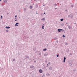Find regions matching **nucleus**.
I'll return each mask as SVG.
<instances>
[{
    "instance_id": "1",
    "label": "nucleus",
    "mask_w": 77,
    "mask_h": 77,
    "mask_svg": "<svg viewBox=\"0 0 77 77\" xmlns=\"http://www.w3.org/2000/svg\"><path fill=\"white\" fill-rule=\"evenodd\" d=\"M39 72L40 73H42V72H43V71L42 70V69H40L39 71Z\"/></svg>"
},
{
    "instance_id": "2",
    "label": "nucleus",
    "mask_w": 77,
    "mask_h": 77,
    "mask_svg": "<svg viewBox=\"0 0 77 77\" xmlns=\"http://www.w3.org/2000/svg\"><path fill=\"white\" fill-rule=\"evenodd\" d=\"M62 30V29H58V31L59 32H61Z\"/></svg>"
},
{
    "instance_id": "3",
    "label": "nucleus",
    "mask_w": 77,
    "mask_h": 77,
    "mask_svg": "<svg viewBox=\"0 0 77 77\" xmlns=\"http://www.w3.org/2000/svg\"><path fill=\"white\" fill-rule=\"evenodd\" d=\"M18 24H19V23H16L15 26H18Z\"/></svg>"
},
{
    "instance_id": "4",
    "label": "nucleus",
    "mask_w": 77,
    "mask_h": 77,
    "mask_svg": "<svg viewBox=\"0 0 77 77\" xmlns=\"http://www.w3.org/2000/svg\"><path fill=\"white\" fill-rule=\"evenodd\" d=\"M68 29H69V30H71L72 29V27L71 26H69L68 27Z\"/></svg>"
},
{
    "instance_id": "5",
    "label": "nucleus",
    "mask_w": 77,
    "mask_h": 77,
    "mask_svg": "<svg viewBox=\"0 0 77 77\" xmlns=\"http://www.w3.org/2000/svg\"><path fill=\"white\" fill-rule=\"evenodd\" d=\"M70 17H71V18H72V17L73 16L72 15V14H70Z\"/></svg>"
},
{
    "instance_id": "6",
    "label": "nucleus",
    "mask_w": 77,
    "mask_h": 77,
    "mask_svg": "<svg viewBox=\"0 0 77 77\" xmlns=\"http://www.w3.org/2000/svg\"><path fill=\"white\" fill-rule=\"evenodd\" d=\"M36 50V48L34 47L33 48V50H34V51H35Z\"/></svg>"
},
{
    "instance_id": "7",
    "label": "nucleus",
    "mask_w": 77,
    "mask_h": 77,
    "mask_svg": "<svg viewBox=\"0 0 77 77\" xmlns=\"http://www.w3.org/2000/svg\"><path fill=\"white\" fill-rule=\"evenodd\" d=\"M4 3H7V0H4Z\"/></svg>"
},
{
    "instance_id": "8",
    "label": "nucleus",
    "mask_w": 77,
    "mask_h": 77,
    "mask_svg": "<svg viewBox=\"0 0 77 77\" xmlns=\"http://www.w3.org/2000/svg\"><path fill=\"white\" fill-rule=\"evenodd\" d=\"M6 29H10V27L9 26H6L5 27Z\"/></svg>"
},
{
    "instance_id": "9",
    "label": "nucleus",
    "mask_w": 77,
    "mask_h": 77,
    "mask_svg": "<svg viewBox=\"0 0 77 77\" xmlns=\"http://www.w3.org/2000/svg\"><path fill=\"white\" fill-rule=\"evenodd\" d=\"M25 57H26V58H29V56H26Z\"/></svg>"
},
{
    "instance_id": "10",
    "label": "nucleus",
    "mask_w": 77,
    "mask_h": 77,
    "mask_svg": "<svg viewBox=\"0 0 77 77\" xmlns=\"http://www.w3.org/2000/svg\"><path fill=\"white\" fill-rule=\"evenodd\" d=\"M34 67V66H31L30 67V68H33Z\"/></svg>"
},
{
    "instance_id": "11",
    "label": "nucleus",
    "mask_w": 77,
    "mask_h": 77,
    "mask_svg": "<svg viewBox=\"0 0 77 77\" xmlns=\"http://www.w3.org/2000/svg\"><path fill=\"white\" fill-rule=\"evenodd\" d=\"M41 20H42V21H45V18H42V19H41Z\"/></svg>"
},
{
    "instance_id": "12",
    "label": "nucleus",
    "mask_w": 77,
    "mask_h": 77,
    "mask_svg": "<svg viewBox=\"0 0 77 77\" xmlns=\"http://www.w3.org/2000/svg\"><path fill=\"white\" fill-rule=\"evenodd\" d=\"M60 20L61 21H63V19H61Z\"/></svg>"
},
{
    "instance_id": "13",
    "label": "nucleus",
    "mask_w": 77,
    "mask_h": 77,
    "mask_svg": "<svg viewBox=\"0 0 77 77\" xmlns=\"http://www.w3.org/2000/svg\"><path fill=\"white\" fill-rule=\"evenodd\" d=\"M46 50H47V48L44 49L43 50V51H46Z\"/></svg>"
},
{
    "instance_id": "14",
    "label": "nucleus",
    "mask_w": 77,
    "mask_h": 77,
    "mask_svg": "<svg viewBox=\"0 0 77 77\" xmlns=\"http://www.w3.org/2000/svg\"><path fill=\"white\" fill-rule=\"evenodd\" d=\"M29 8H30V9H32V6H29Z\"/></svg>"
},
{
    "instance_id": "15",
    "label": "nucleus",
    "mask_w": 77,
    "mask_h": 77,
    "mask_svg": "<svg viewBox=\"0 0 77 77\" xmlns=\"http://www.w3.org/2000/svg\"><path fill=\"white\" fill-rule=\"evenodd\" d=\"M42 29H44V26H42Z\"/></svg>"
},
{
    "instance_id": "16",
    "label": "nucleus",
    "mask_w": 77,
    "mask_h": 77,
    "mask_svg": "<svg viewBox=\"0 0 77 77\" xmlns=\"http://www.w3.org/2000/svg\"><path fill=\"white\" fill-rule=\"evenodd\" d=\"M44 56H47V54H44Z\"/></svg>"
},
{
    "instance_id": "17",
    "label": "nucleus",
    "mask_w": 77,
    "mask_h": 77,
    "mask_svg": "<svg viewBox=\"0 0 77 77\" xmlns=\"http://www.w3.org/2000/svg\"><path fill=\"white\" fill-rule=\"evenodd\" d=\"M66 59V58H64V62H65V60Z\"/></svg>"
},
{
    "instance_id": "18",
    "label": "nucleus",
    "mask_w": 77,
    "mask_h": 77,
    "mask_svg": "<svg viewBox=\"0 0 77 77\" xmlns=\"http://www.w3.org/2000/svg\"><path fill=\"white\" fill-rule=\"evenodd\" d=\"M23 10L25 11H26V8H24L23 9Z\"/></svg>"
},
{
    "instance_id": "19",
    "label": "nucleus",
    "mask_w": 77,
    "mask_h": 77,
    "mask_svg": "<svg viewBox=\"0 0 77 77\" xmlns=\"http://www.w3.org/2000/svg\"><path fill=\"white\" fill-rule=\"evenodd\" d=\"M6 32H9V30H6Z\"/></svg>"
},
{
    "instance_id": "20",
    "label": "nucleus",
    "mask_w": 77,
    "mask_h": 77,
    "mask_svg": "<svg viewBox=\"0 0 77 77\" xmlns=\"http://www.w3.org/2000/svg\"><path fill=\"white\" fill-rule=\"evenodd\" d=\"M17 15L15 16V20H16V18H17Z\"/></svg>"
},
{
    "instance_id": "21",
    "label": "nucleus",
    "mask_w": 77,
    "mask_h": 77,
    "mask_svg": "<svg viewBox=\"0 0 77 77\" xmlns=\"http://www.w3.org/2000/svg\"><path fill=\"white\" fill-rule=\"evenodd\" d=\"M57 4H54V6H57Z\"/></svg>"
},
{
    "instance_id": "22",
    "label": "nucleus",
    "mask_w": 77,
    "mask_h": 77,
    "mask_svg": "<svg viewBox=\"0 0 77 77\" xmlns=\"http://www.w3.org/2000/svg\"><path fill=\"white\" fill-rule=\"evenodd\" d=\"M63 37H65V35H63Z\"/></svg>"
},
{
    "instance_id": "23",
    "label": "nucleus",
    "mask_w": 77,
    "mask_h": 77,
    "mask_svg": "<svg viewBox=\"0 0 77 77\" xmlns=\"http://www.w3.org/2000/svg\"><path fill=\"white\" fill-rule=\"evenodd\" d=\"M72 53H70L69 54V55H70V56H71V55H72Z\"/></svg>"
},
{
    "instance_id": "24",
    "label": "nucleus",
    "mask_w": 77,
    "mask_h": 77,
    "mask_svg": "<svg viewBox=\"0 0 77 77\" xmlns=\"http://www.w3.org/2000/svg\"><path fill=\"white\" fill-rule=\"evenodd\" d=\"M71 8H73V5H71Z\"/></svg>"
},
{
    "instance_id": "25",
    "label": "nucleus",
    "mask_w": 77,
    "mask_h": 77,
    "mask_svg": "<svg viewBox=\"0 0 77 77\" xmlns=\"http://www.w3.org/2000/svg\"><path fill=\"white\" fill-rule=\"evenodd\" d=\"M68 17H71V16L70 15H68Z\"/></svg>"
},
{
    "instance_id": "26",
    "label": "nucleus",
    "mask_w": 77,
    "mask_h": 77,
    "mask_svg": "<svg viewBox=\"0 0 77 77\" xmlns=\"http://www.w3.org/2000/svg\"><path fill=\"white\" fill-rule=\"evenodd\" d=\"M3 17V16H1V19H2V17Z\"/></svg>"
},
{
    "instance_id": "27",
    "label": "nucleus",
    "mask_w": 77,
    "mask_h": 77,
    "mask_svg": "<svg viewBox=\"0 0 77 77\" xmlns=\"http://www.w3.org/2000/svg\"><path fill=\"white\" fill-rule=\"evenodd\" d=\"M65 11H66V12H68V10H65Z\"/></svg>"
},
{
    "instance_id": "28",
    "label": "nucleus",
    "mask_w": 77,
    "mask_h": 77,
    "mask_svg": "<svg viewBox=\"0 0 77 77\" xmlns=\"http://www.w3.org/2000/svg\"><path fill=\"white\" fill-rule=\"evenodd\" d=\"M65 45H68V43H66V44H65Z\"/></svg>"
},
{
    "instance_id": "29",
    "label": "nucleus",
    "mask_w": 77,
    "mask_h": 77,
    "mask_svg": "<svg viewBox=\"0 0 77 77\" xmlns=\"http://www.w3.org/2000/svg\"><path fill=\"white\" fill-rule=\"evenodd\" d=\"M7 15H9V13H7Z\"/></svg>"
},
{
    "instance_id": "30",
    "label": "nucleus",
    "mask_w": 77,
    "mask_h": 77,
    "mask_svg": "<svg viewBox=\"0 0 77 77\" xmlns=\"http://www.w3.org/2000/svg\"><path fill=\"white\" fill-rule=\"evenodd\" d=\"M57 57H59V56L57 54Z\"/></svg>"
},
{
    "instance_id": "31",
    "label": "nucleus",
    "mask_w": 77,
    "mask_h": 77,
    "mask_svg": "<svg viewBox=\"0 0 77 77\" xmlns=\"http://www.w3.org/2000/svg\"><path fill=\"white\" fill-rule=\"evenodd\" d=\"M15 60V59H13V61H14V60Z\"/></svg>"
},
{
    "instance_id": "32",
    "label": "nucleus",
    "mask_w": 77,
    "mask_h": 77,
    "mask_svg": "<svg viewBox=\"0 0 77 77\" xmlns=\"http://www.w3.org/2000/svg\"><path fill=\"white\" fill-rule=\"evenodd\" d=\"M64 31V30L63 29L62 31V32H63V31Z\"/></svg>"
},
{
    "instance_id": "33",
    "label": "nucleus",
    "mask_w": 77,
    "mask_h": 77,
    "mask_svg": "<svg viewBox=\"0 0 77 77\" xmlns=\"http://www.w3.org/2000/svg\"><path fill=\"white\" fill-rule=\"evenodd\" d=\"M18 20H17V19H16V20H15V21H17Z\"/></svg>"
},
{
    "instance_id": "34",
    "label": "nucleus",
    "mask_w": 77,
    "mask_h": 77,
    "mask_svg": "<svg viewBox=\"0 0 77 77\" xmlns=\"http://www.w3.org/2000/svg\"><path fill=\"white\" fill-rule=\"evenodd\" d=\"M49 69H51V68H49Z\"/></svg>"
},
{
    "instance_id": "35",
    "label": "nucleus",
    "mask_w": 77,
    "mask_h": 77,
    "mask_svg": "<svg viewBox=\"0 0 77 77\" xmlns=\"http://www.w3.org/2000/svg\"><path fill=\"white\" fill-rule=\"evenodd\" d=\"M34 62H35V63L36 62V61H34Z\"/></svg>"
},
{
    "instance_id": "36",
    "label": "nucleus",
    "mask_w": 77,
    "mask_h": 77,
    "mask_svg": "<svg viewBox=\"0 0 77 77\" xmlns=\"http://www.w3.org/2000/svg\"><path fill=\"white\" fill-rule=\"evenodd\" d=\"M36 12V14H38V13H37V11Z\"/></svg>"
},
{
    "instance_id": "37",
    "label": "nucleus",
    "mask_w": 77,
    "mask_h": 77,
    "mask_svg": "<svg viewBox=\"0 0 77 77\" xmlns=\"http://www.w3.org/2000/svg\"><path fill=\"white\" fill-rule=\"evenodd\" d=\"M44 14L45 15V13H44Z\"/></svg>"
},
{
    "instance_id": "38",
    "label": "nucleus",
    "mask_w": 77,
    "mask_h": 77,
    "mask_svg": "<svg viewBox=\"0 0 77 77\" xmlns=\"http://www.w3.org/2000/svg\"><path fill=\"white\" fill-rule=\"evenodd\" d=\"M67 26H68V27H69V26H68V25H67Z\"/></svg>"
},
{
    "instance_id": "39",
    "label": "nucleus",
    "mask_w": 77,
    "mask_h": 77,
    "mask_svg": "<svg viewBox=\"0 0 77 77\" xmlns=\"http://www.w3.org/2000/svg\"><path fill=\"white\" fill-rule=\"evenodd\" d=\"M43 6H45V5H43Z\"/></svg>"
},
{
    "instance_id": "40",
    "label": "nucleus",
    "mask_w": 77,
    "mask_h": 77,
    "mask_svg": "<svg viewBox=\"0 0 77 77\" xmlns=\"http://www.w3.org/2000/svg\"><path fill=\"white\" fill-rule=\"evenodd\" d=\"M22 2L21 1L20 3H22Z\"/></svg>"
},
{
    "instance_id": "41",
    "label": "nucleus",
    "mask_w": 77,
    "mask_h": 77,
    "mask_svg": "<svg viewBox=\"0 0 77 77\" xmlns=\"http://www.w3.org/2000/svg\"><path fill=\"white\" fill-rule=\"evenodd\" d=\"M64 58H66L65 57H64Z\"/></svg>"
},
{
    "instance_id": "42",
    "label": "nucleus",
    "mask_w": 77,
    "mask_h": 77,
    "mask_svg": "<svg viewBox=\"0 0 77 77\" xmlns=\"http://www.w3.org/2000/svg\"><path fill=\"white\" fill-rule=\"evenodd\" d=\"M55 9H57V8H55Z\"/></svg>"
},
{
    "instance_id": "43",
    "label": "nucleus",
    "mask_w": 77,
    "mask_h": 77,
    "mask_svg": "<svg viewBox=\"0 0 77 77\" xmlns=\"http://www.w3.org/2000/svg\"><path fill=\"white\" fill-rule=\"evenodd\" d=\"M66 24H68V23H66Z\"/></svg>"
},
{
    "instance_id": "44",
    "label": "nucleus",
    "mask_w": 77,
    "mask_h": 77,
    "mask_svg": "<svg viewBox=\"0 0 77 77\" xmlns=\"http://www.w3.org/2000/svg\"><path fill=\"white\" fill-rule=\"evenodd\" d=\"M60 14H61V13H60Z\"/></svg>"
},
{
    "instance_id": "45",
    "label": "nucleus",
    "mask_w": 77,
    "mask_h": 77,
    "mask_svg": "<svg viewBox=\"0 0 77 77\" xmlns=\"http://www.w3.org/2000/svg\"><path fill=\"white\" fill-rule=\"evenodd\" d=\"M19 12H20V10H19Z\"/></svg>"
},
{
    "instance_id": "46",
    "label": "nucleus",
    "mask_w": 77,
    "mask_h": 77,
    "mask_svg": "<svg viewBox=\"0 0 77 77\" xmlns=\"http://www.w3.org/2000/svg\"><path fill=\"white\" fill-rule=\"evenodd\" d=\"M47 65H48V64Z\"/></svg>"
},
{
    "instance_id": "47",
    "label": "nucleus",
    "mask_w": 77,
    "mask_h": 77,
    "mask_svg": "<svg viewBox=\"0 0 77 77\" xmlns=\"http://www.w3.org/2000/svg\"><path fill=\"white\" fill-rule=\"evenodd\" d=\"M74 24H75V23H74Z\"/></svg>"
},
{
    "instance_id": "48",
    "label": "nucleus",
    "mask_w": 77,
    "mask_h": 77,
    "mask_svg": "<svg viewBox=\"0 0 77 77\" xmlns=\"http://www.w3.org/2000/svg\"><path fill=\"white\" fill-rule=\"evenodd\" d=\"M0 1H2V0H0Z\"/></svg>"
},
{
    "instance_id": "49",
    "label": "nucleus",
    "mask_w": 77,
    "mask_h": 77,
    "mask_svg": "<svg viewBox=\"0 0 77 77\" xmlns=\"http://www.w3.org/2000/svg\"><path fill=\"white\" fill-rule=\"evenodd\" d=\"M44 24H43V25L44 26Z\"/></svg>"
},
{
    "instance_id": "50",
    "label": "nucleus",
    "mask_w": 77,
    "mask_h": 77,
    "mask_svg": "<svg viewBox=\"0 0 77 77\" xmlns=\"http://www.w3.org/2000/svg\"><path fill=\"white\" fill-rule=\"evenodd\" d=\"M49 64H50V63H49Z\"/></svg>"
},
{
    "instance_id": "51",
    "label": "nucleus",
    "mask_w": 77,
    "mask_h": 77,
    "mask_svg": "<svg viewBox=\"0 0 77 77\" xmlns=\"http://www.w3.org/2000/svg\"><path fill=\"white\" fill-rule=\"evenodd\" d=\"M76 13H76H76H75V14H76Z\"/></svg>"
},
{
    "instance_id": "52",
    "label": "nucleus",
    "mask_w": 77,
    "mask_h": 77,
    "mask_svg": "<svg viewBox=\"0 0 77 77\" xmlns=\"http://www.w3.org/2000/svg\"><path fill=\"white\" fill-rule=\"evenodd\" d=\"M65 32H64V33H65Z\"/></svg>"
},
{
    "instance_id": "53",
    "label": "nucleus",
    "mask_w": 77,
    "mask_h": 77,
    "mask_svg": "<svg viewBox=\"0 0 77 77\" xmlns=\"http://www.w3.org/2000/svg\"><path fill=\"white\" fill-rule=\"evenodd\" d=\"M2 6H3V5H2Z\"/></svg>"
}]
</instances>
